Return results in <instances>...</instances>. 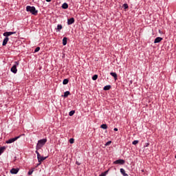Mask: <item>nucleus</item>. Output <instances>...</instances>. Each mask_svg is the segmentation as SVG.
<instances>
[{"label":"nucleus","instance_id":"34","mask_svg":"<svg viewBox=\"0 0 176 176\" xmlns=\"http://www.w3.org/2000/svg\"><path fill=\"white\" fill-rule=\"evenodd\" d=\"M146 147L149 146V143H146Z\"/></svg>","mask_w":176,"mask_h":176},{"label":"nucleus","instance_id":"13","mask_svg":"<svg viewBox=\"0 0 176 176\" xmlns=\"http://www.w3.org/2000/svg\"><path fill=\"white\" fill-rule=\"evenodd\" d=\"M120 173L123 176H129V175L126 173V171L123 168H120Z\"/></svg>","mask_w":176,"mask_h":176},{"label":"nucleus","instance_id":"29","mask_svg":"<svg viewBox=\"0 0 176 176\" xmlns=\"http://www.w3.org/2000/svg\"><path fill=\"white\" fill-rule=\"evenodd\" d=\"M74 141H75V140H74V138H71V139L69 140V142H70L71 144H74Z\"/></svg>","mask_w":176,"mask_h":176},{"label":"nucleus","instance_id":"24","mask_svg":"<svg viewBox=\"0 0 176 176\" xmlns=\"http://www.w3.org/2000/svg\"><path fill=\"white\" fill-rule=\"evenodd\" d=\"M107 174H108V170L102 173L99 176H107Z\"/></svg>","mask_w":176,"mask_h":176},{"label":"nucleus","instance_id":"14","mask_svg":"<svg viewBox=\"0 0 176 176\" xmlns=\"http://www.w3.org/2000/svg\"><path fill=\"white\" fill-rule=\"evenodd\" d=\"M101 129H103V130H107L108 129V126L107 125V124H103L100 126Z\"/></svg>","mask_w":176,"mask_h":176},{"label":"nucleus","instance_id":"32","mask_svg":"<svg viewBox=\"0 0 176 176\" xmlns=\"http://www.w3.org/2000/svg\"><path fill=\"white\" fill-rule=\"evenodd\" d=\"M76 164H77V166H80V163L78 161L76 162Z\"/></svg>","mask_w":176,"mask_h":176},{"label":"nucleus","instance_id":"6","mask_svg":"<svg viewBox=\"0 0 176 176\" xmlns=\"http://www.w3.org/2000/svg\"><path fill=\"white\" fill-rule=\"evenodd\" d=\"M114 164H124V160H116L113 162Z\"/></svg>","mask_w":176,"mask_h":176},{"label":"nucleus","instance_id":"12","mask_svg":"<svg viewBox=\"0 0 176 176\" xmlns=\"http://www.w3.org/2000/svg\"><path fill=\"white\" fill-rule=\"evenodd\" d=\"M110 75L114 78V79L116 80L118 79V74L115 72H111Z\"/></svg>","mask_w":176,"mask_h":176},{"label":"nucleus","instance_id":"31","mask_svg":"<svg viewBox=\"0 0 176 176\" xmlns=\"http://www.w3.org/2000/svg\"><path fill=\"white\" fill-rule=\"evenodd\" d=\"M47 157H41L40 155V159H45V160H46Z\"/></svg>","mask_w":176,"mask_h":176},{"label":"nucleus","instance_id":"1","mask_svg":"<svg viewBox=\"0 0 176 176\" xmlns=\"http://www.w3.org/2000/svg\"><path fill=\"white\" fill-rule=\"evenodd\" d=\"M46 142H47V139H43V140H38L36 146V151H38V149H41V148H43L45 144H46Z\"/></svg>","mask_w":176,"mask_h":176},{"label":"nucleus","instance_id":"15","mask_svg":"<svg viewBox=\"0 0 176 176\" xmlns=\"http://www.w3.org/2000/svg\"><path fill=\"white\" fill-rule=\"evenodd\" d=\"M67 37H64L63 39V46H65V45H67Z\"/></svg>","mask_w":176,"mask_h":176},{"label":"nucleus","instance_id":"36","mask_svg":"<svg viewBox=\"0 0 176 176\" xmlns=\"http://www.w3.org/2000/svg\"><path fill=\"white\" fill-rule=\"evenodd\" d=\"M114 131H118V128H114Z\"/></svg>","mask_w":176,"mask_h":176},{"label":"nucleus","instance_id":"19","mask_svg":"<svg viewBox=\"0 0 176 176\" xmlns=\"http://www.w3.org/2000/svg\"><path fill=\"white\" fill-rule=\"evenodd\" d=\"M111 89V85H107L103 88V90H109Z\"/></svg>","mask_w":176,"mask_h":176},{"label":"nucleus","instance_id":"17","mask_svg":"<svg viewBox=\"0 0 176 176\" xmlns=\"http://www.w3.org/2000/svg\"><path fill=\"white\" fill-rule=\"evenodd\" d=\"M68 82H69V80H68V78H65V79L63 80V85H68Z\"/></svg>","mask_w":176,"mask_h":176},{"label":"nucleus","instance_id":"28","mask_svg":"<svg viewBox=\"0 0 176 176\" xmlns=\"http://www.w3.org/2000/svg\"><path fill=\"white\" fill-rule=\"evenodd\" d=\"M138 140H134L133 142H132V144H133V145H137V144H138Z\"/></svg>","mask_w":176,"mask_h":176},{"label":"nucleus","instance_id":"16","mask_svg":"<svg viewBox=\"0 0 176 176\" xmlns=\"http://www.w3.org/2000/svg\"><path fill=\"white\" fill-rule=\"evenodd\" d=\"M62 8H63V9H68V4L67 3H64L62 5Z\"/></svg>","mask_w":176,"mask_h":176},{"label":"nucleus","instance_id":"21","mask_svg":"<svg viewBox=\"0 0 176 176\" xmlns=\"http://www.w3.org/2000/svg\"><path fill=\"white\" fill-rule=\"evenodd\" d=\"M57 30H58V32H59V31L60 30H63V25H57Z\"/></svg>","mask_w":176,"mask_h":176},{"label":"nucleus","instance_id":"25","mask_svg":"<svg viewBox=\"0 0 176 176\" xmlns=\"http://www.w3.org/2000/svg\"><path fill=\"white\" fill-rule=\"evenodd\" d=\"M32 173H34V169H31L30 170H29L28 172V175H32Z\"/></svg>","mask_w":176,"mask_h":176},{"label":"nucleus","instance_id":"9","mask_svg":"<svg viewBox=\"0 0 176 176\" xmlns=\"http://www.w3.org/2000/svg\"><path fill=\"white\" fill-rule=\"evenodd\" d=\"M36 153L37 155V159L38 162H43V160H45V158L41 159V154L39 153V152H38V151H36Z\"/></svg>","mask_w":176,"mask_h":176},{"label":"nucleus","instance_id":"8","mask_svg":"<svg viewBox=\"0 0 176 176\" xmlns=\"http://www.w3.org/2000/svg\"><path fill=\"white\" fill-rule=\"evenodd\" d=\"M75 23V19L70 18L67 20V24L68 25H71V24H74Z\"/></svg>","mask_w":176,"mask_h":176},{"label":"nucleus","instance_id":"27","mask_svg":"<svg viewBox=\"0 0 176 176\" xmlns=\"http://www.w3.org/2000/svg\"><path fill=\"white\" fill-rule=\"evenodd\" d=\"M123 8H124V9H129V5H127V3H124V4L123 5Z\"/></svg>","mask_w":176,"mask_h":176},{"label":"nucleus","instance_id":"33","mask_svg":"<svg viewBox=\"0 0 176 176\" xmlns=\"http://www.w3.org/2000/svg\"><path fill=\"white\" fill-rule=\"evenodd\" d=\"M39 163L37 164V167H38V166H41V162H38Z\"/></svg>","mask_w":176,"mask_h":176},{"label":"nucleus","instance_id":"23","mask_svg":"<svg viewBox=\"0 0 176 176\" xmlns=\"http://www.w3.org/2000/svg\"><path fill=\"white\" fill-rule=\"evenodd\" d=\"M75 114V111L72 110L69 113V116H74Z\"/></svg>","mask_w":176,"mask_h":176},{"label":"nucleus","instance_id":"7","mask_svg":"<svg viewBox=\"0 0 176 176\" xmlns=\"http://www.w3.org/2000/svg\"><path fill=\"white\" fill-rule=\"evenodd\" d=\"M13 34H16V32H4L3 33V36H6L8 38V36H10V35H13Z\"/></svg>","mask_w":176,"mask_h":176},{"label":"nucleus","instance_id":"11","mask_svg":"<svg viewBox=\"0 0 176 176\" xmlns=\"http://www.w3.org/2000/svg\"><path fill=\"white\" fill-rule=\"evenodd\" d=\"M162 41H163V38L157 37L154 41V43H160V42H162Z\"/></svg>","mask_w":176,"mask_h":176},{"label":"nucleus","instance_id":"22","mask_svg":"<svg viewBox=\"0 0 176 176\" xmlns=\"http://www.w3.org/2000/svg\"><path fill=\"white\" fill-rule=\"evenodd\" d=\"M98 78V76L97 74L94 75L92 77L93 80H97Z\"/></svg>","mask_w":176,"mask_h":176},{"label":"nucleus","instance_id":"10","mask_svg":"<svg viewBox=\"0 0 176 176\" xmlns=\"http://www.w3.org/2000/svg\"><path fill=\"white\" fill-rule=\"evenodd\" d=\"M8 42H9V37H6L3 41V46H6V45H8Z\"/></svg>","mask_w":176,"mask_h":176},{"label":"nucleus","instance_id":"2","mask_svg":"<svg viewBox=\"0 0 176 176\" xmlns=\"http://www.w3.org/2000/svg\"><path fill=\"white\" fill-rule=\"evenodd\" d=\"M26 10L32 13V14H34V16H36L38 14V10H36V8H35L34 6H28L26 7Z\"/></svg>","mask_w":176,"mask_h":176},{"label":"nucleus","instance_id":"4","mask_svg":"<svg viewBox=\"0 0 176 176\" xmlns=\"http://www.w3.org/2000/svg\"><path fill=\"white\" fill-rule=\"evenodd\" d=\"M19 138H20V136L15 137L14 138H11V139L7 140L6 142V144H12V143L14 142V141H17V140H19Z\"/></svg>","mask_w":176,"mask_h":176},{"label":"nucleus","instance_id":"30","mask_svg":"<svg viewBox=\"0 0 176 176\" xmlns=\"http://www.w3.org/2000/svg\"><path fill=\"white\" fill-rule=\"evenodd\" d=\"M111 144H112V142L111 141H109L106 143V146H108V145H111Z\"/></svg>","mask_w":176,"mask_h":176},{"label":"nucleus","instance_id":"35","mask_svg":"<svg viewBox=\"0 0 176 176\" xmlns=\"http://www.w3.org/2000/svg\"><path fill=\"white\" fill-rule=\"evenodd\" d=\"M46 2H52V0H45Z\"/></svg>","mask_w":176,"mask_h":176},{"label":"nucleus","instance_id":"20","mask_svg":"<svg viewBox=\"0 0 176 176\" xmlns=\"http://www.w3.org/2000/svg\"><path fill=\"white\" fill-rule=\"evenodd\" d=\"M5 149H6V148L5 147L0 148V155H2V153H3V151H5Z\"/></svg>","mask_w":176,"mask_h":176},{"label":"nucleus","instance_id":"3","mask_svg":"<svg viewBox=\"0 0 176 176\" xmlns=\"http://www.w3.org/2000/svg\"><path fill=\"white\" fill-rule=\"evenodd\" d=\"M19 61H15L14 65L11 67L10 71L13 74H17V67L19 65Z\"/></svg>","mask_w":176,"mask_h":176},{"label":"nucleus","instance_id":"26","mask_svg":"<svg viewBox=\"0 0 176 176\" xmlns=\"http://www.w3.org/2000/svg\"><path fill=\"white\" fill-rule=\"evenodd\" d=\"M39 50H41V47H37L34 50V53H37V52H39Z\"/></svg>","mask_w":176,"mask_h":176},{"label":"nucleus","instance_id":"18","mask_svg":"<svg viewBox=\"0 0 176 176\" xmlns=\"http://www.w3.org/2000/svg\"><path fill=\"white\" fill-rule=\"evenodd\" d=\"M69 94H71V93L69 92V91H65L64 93V97L66 98V97H67L68 96H69Z\"/></svg>","mask_w":176,"mask_h":176},{"label":"nucleus","instance_id":"5","mask_svg":"<svg viewBox=\"0 0 176 176\" xmlns=\"http://www.w3.org/2000/svg\"><path fill=\"white\" fill-rule=\"evenodd\" d=\"M19 171H20V168H12L10 170V173L11 174H17V173H19Z\"/></svg>","mask_w":176,"mask_h":176}]
</instances>
